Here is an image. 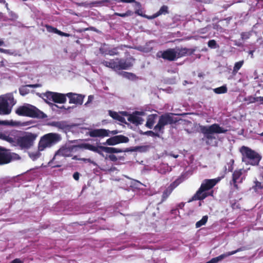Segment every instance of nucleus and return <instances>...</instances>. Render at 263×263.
Listing matches in <instances>:
<instances>
[{"mask_svg": "<svg viewBox=\"0 0 263 263\" xmlns=\"http://www.w3.org/2000/svg\"><path fill=\"white\" fill-rule=\"evenodd\" d=\"M135 59L133 57H129L126 59L115 58L109 61L103 60L101 64L106 67L110 68L114 71L126 70L133 66V62Z\"/></svg>", "mask_w": 263, "mask_h": 263, "instance_id": "1", "label": "nucleus"}, {"mask_svg": "<svg viewBox=\"0 0 263 263\" xmlns=\"http://www.w3.org/2000/svg\"><path fill=\"white\" fill-rule=\"evenodd\" d=\"M200 132L204 135V140L206 145H210L212 144L213 140L216 139L213 135L214 134H225L228 130L220 126L218 124L214 123L209 126H200Z\"/></svg>", "mask_w": 263, "mask_h": 263, "instance_id": "2", "label": "nucleus"}, {"mask_svg": "<svg viewBox=\"0 0 263 263\" xmlns=\"http://www.w3.org/2000/svg\"><path fill=\"white\" fill-rule=\"evenodd\" d=\"M242 155V161L246 164L258 165L261 159V156L257 152L251 148L242 146L239 150Z\"/></svg>", "mask_w": 263, "mask_h": 263, "instance_id": "3", "label": "nucleus"}, {"mask_svg": "<svg viewBox=\"0 0 263 263\" xmlns=\"http://www.w3.org/2000/svg\"><path fill=\"white\" fill-rule=\"evenodd\" d=\"M15 113L18 116L29 117L33 118L43 119L47 117L46 115L43 111L35 106L30 104L20 106L15 110Z\"/></svg>", "mask_w": 263, "mask_h": 263, "instance_id": "4", "label": "nucleus"}, {"mask_svg": "<svg viewBox=\"0 0 263 263\" xmlns=\"http://www.w3.org/2000/svg\"><path fill=\"white\" fill-rule=\"evenodd\" d=\"M62 140L61 135L58 133H50L42 136L38 143L39 151H43L47 148H50Z\"/></svg>", "mask_w": 263, "mask_h": 263, "instance_id": "5", "label": "nucleus"}, {"mask_svg": "<svg viewBox=\"0 0 263 263\" xmlns=\"http://www.w3.org/2000/svg\"><path fill=\"white\" fill-rule=\"evenodd\" d=\"M172 113H165L159 117L157 124L154 126V130L155 132H159L161 134L164 133L165 126L168 124L176 123L178 120L174 118Z\"/></svg>", "mask_w": 263, "mask_h": 263, "instance_id": "6", "label": "nucleus"}, {"mask_svg": "<svg viewBox=\"0 0 263 263\" xmlns=\"http://www.w3.org/2000/svg\"><path fill=\"white\" fill-rule=\"evenodd\" d=\"M37 137V135L36 134L26 133L25 135L20 137L17 139V145L21 149H28L33 146Z\"/></svg>", "mask_w": 263, "mask_h": 263, "instance_id": "7", "label": "nucleus"}, {"mask_svg": "<svg viewBox=\"0 0 263 263\" xmlns=\"http://www.w3.org/2000/svg\"><path fill=\"white\" fill-rule=\"evenodd\" d=\"M19 158L18 155L11 152L10 149L2 146L0 148V165L8 164L13 160Z\"/></svg>", "mask_w": 263, "mask_h": 263, "instance_id": "8", "label": "nucleus"}, {"mask_svg": "<svg viewBox=\"0 0 263 263\" xmlns=\"http://www.w3.org/2000/svg\"><path fill=\"white\" fill-rule=\"evenodd\" d=\"M177 53L176 49L168 48L164 50L159 51L156 57L158 58H162L168 61H175L177 60Z\"/></svg>", "mask_w": 263, "mask_h": 263, "instance_id": "9", "label": "nucleus"}, {"mask_svg": "<svg viewBox=\"0 0 263 263\" xmlns=\"http://www.w3.org/2000/svg\"><path fill=\"white\" fill-rule=\"evenodd\" d=\"M119 133L118 130L110 131L104 128L94 129L89 132V135L91 137L104 138L109 137L110 135H115Z\"/></svg>", "mask_w": 263, "mask_h": 263, "instance_id": "10", "label": "nucleus"}, {"mask_svg": "<svg viewBox=\"0 0 263 263\" xmlns=\"http://www.w3.org/2000/svg\"><path fill=\"white\" fill-rule=\"evenodd\" d=\"M129 139L127 137H126L122 135L115 136L111 137L106 140L105 142H103V145H115L118 144L127 143L129 141Z\"/></svg>", "mask_w": 263, "mask_h": 263, "instance_id": "11", "label": "nucleus"}, {"mask_svg": "<svg viewBox=\"0 0 263 263\" xmlns=\"http://www.w3.org/2000/svg\"><path fill=\"white\" fill-rule=\"evenodd\" d=\"M74 147H76V146L61 147L55 152L54 156V160L58 158V157H63L65 158V157L71 156V153Z\"/></svg>", "mask_w": 263, "mask_h": 263, "instance_id": "12", "label": "nucleus"}, {"mask_svg": "<svg viewBox=\"0 0 263 263\" xmlns=\"http://www.w3.org/2000/svg\"><path fill=\"white\" fill-rule=\"evenodd\" d=\"M180 183V180L179 178L176 179L174 182L171 183L170 185L163 191L161 201H164L170 196L173 190Z\"/></svg>", "mask_w": 263, "mask_h": 263, "instance_id": "13", "label": "nucleus"}, {"mask_svg": "<svg viewBox=\"0 0 263 263\" xmlns=\"http://www.w3.org/2000/svg\"><path fill=\"white\" fill-rule=\"evenodd\" d=\"M66 96L69 99V103L70 104H75L77 105H82L85 98L84 95L72 92L67 93Z\"/></svg>", "mask_w": 263, "mask_h": 263, "instance_id": "14", "label": "nucleus"}, {"mask_svg": "<svg viewBox=\"0 0 263 263\" xmlns=\"http://www.w3.org/2000/svg\"><path fill=\"white\" fill-rule=\"evenodd\" d=\"M242 175V169L236 170L232 174V184L234 186V187L236 190H238L239 189L238 183H241L243 181V178L241 177Z\"/></svg>", "mask_w": 263, "mask_h": 263, "instance_id": "15", "label": "nucleus"}, {"mask_svg": "<svg viewBox=\"0 0 263 263\" xmlns=\"http://www.w3.org/2000/svg\"><path fill=\"white\" fill-rule=\"evenodd\" d=\"M143 114V112H140L138 111H136L132 114H129L128 115L127 120L137 125L142 124L143 121V119L138 116V115H142Z\"/></svg>", "mask_w": 263, "mask_h": 263, "instance_id": "16", "label": "nucleus"}, {"mask_svg": "<svg viewBox=\"0 0 263 263\" xmlns=\"http://www.w3.org/2000/svg\"><path fill=\"white\" fill-rule=\"evenodd\" d=\"M220 180L219 179H205L201 183L200 187L204 192L212 189Z\"/></svg>", "mask_w": 263, "mask_h": 263, "instance_id": "17", "label": "nucleus"}, {"mask_svg": "<svg viewBox=\"0 0 263 263\" xmlns=\"http://www.w3.org/2000/svg\"><path fill=\"white\" fill-rule=\"evenodd\" d=\"M10 112L8 100L4 97H0V115H8Z\"/></svg>", "mask_w": 263, "mask_h": 263, "instance_id": "18", "label": "nucleus"}, {"mask_svg": "<svg viewBox=\"0 0 263 263\" xmlns=\"http://www.w3.org/2000/svg\"><path fill=\"white\" fill-rule=\"evenodd\" d=\"M100 149L105 153H109V154H114V153H120L122 152H128L131 151V149H129L128 148H126L125 149H122L120 148H118L116 147H107L104 146H99Z\"/></svg>", "mask_w": 263, "mask_h": 263, "instance_id": "19", "label": "nucleus"}, {"mask_svg": "<svg viewBox=\"0 0 263 263\" xmlns=\"http://www.w3.org/2000/svg\"><path fill=\"white\" fill-rule=\"evenodd\" d=\"M208 195H209L200 187L198 190L196 192V194H194L192 199H190L189 202H191L193 200H203L205 199Z\"/></svg>", "mask_w": 263, "mask_h": 263, "instance_id": "20", "label": "nucleus"}, {"mask_svg": "<svg viewBox=\"0 0 263 263\" xmlns=\"http://www.w3.org/2000/svg\"><path fill=\"white\" fill-rule=\"evenodd\" d=\"M127 46L126 45H119L116 47L113 48L111 49H108L107 50H106L105 52H102V53H104L105 54H108L111 56H114V55H119V52L118 51L119 50H123L124 47H127Z\"/></svg>", "mask_w": 263, "mask_h": 263, "instance_id": "21", "label": "nucleus"}, {"mask_svg": "<svg viewBox=\"0 0 263 263\" xmlns=\"http://www.w3.org/2000/svg\"><path fill=\"white\" fill-rule=\"evenodd\" d=\"M45 27L49 32H53L56 34H58V35H60L62 36H65V37H69L71 35L69 33H65L64 32H62L59 30H58L57 28H54L51 26H50L49 25H46Z\"/></svg>", "mask_w": 263, "mask_h": 263, "instance_id": "22", "label": "nucleus"}, {"mask_svg": "<svg viewBox=\"0 0 263 263\" xmlns=\"http://www.w3.org/2000/svg\"><path fill=\"white\" fill-rule=\"evenodd\" d=\"M51 125L61 129H67L70 127L65 121H54L52 122Z\"/></svg>", "mask_w": 263, "mask_h": 263, "instance_id": "23", "label": "nucleus"}, {"mask_svg": "<svg viewBox=\"0 0 263 263\" xmlns=\"http://www.w3.org/2000/svg\"><path fill=\"white\" fill-rule=\"evenodd\" d=\"M66 94L55 93L53 102L57 103H65L66 102Z\"/></svg>", "mask_w": 263, "mask_h": 263, "instance_id": "24", "label": "nucleus"}, {"mask_svg": "<svg viewBox=\"0 0 263 263\" xmlns=\"http://www.w3.org/2000/svg\"><path fill=\"white\" fill-rule=\"evenodd\" d=\"M169 13L168 8L166 5H163L159 9V10L156 13H154L151 17V18H155L158 16L164 14L165 15Z\"/></svg>", "mask_w": 263, "mask_h": 263, "instance_id": "25", "label": "nucleus"}, {"mask_svg": "<svg viewBox=\"0 0 263 263\" xmlns=\"http://www.w3.org/2000/svg\"><path fill=\"white\" fill-rule=\"evenodd\" d=\"M157 117L158 115L157 114H152L149 115L148 116L145 126L150 129L152 128Z\"/></svg>", "mask_w": 263, "mask_h": 263, "instance_id": "26", "label": "nucleus"}, {"mask_svg": "<svg viewBox=\"0 0 263 263\" xmlns=\"http://www.w3.org/2000/svg\"><path fill=\"white\" fill-rule=\"evenodd\" d=\"M109 116L114 119L120 121L122 123H126L125 118L120 116L118 112L111 110L109 111Z\"/></svg>", "mask_w": 263, "mask_h": 263, "instance_id": "27", "label": "nucleus"}, {"mask_svg": "<svg viewBox=\"0 0 263 263\" xmlns=\"http://www.w3.org/2000/svg\"><path fill=\"white\" fill-rule=\"evenodd\" d=\"M65 158L63 157H58L56 159L54 160V157L49 162V163L53 164V167H60L62 166L63 162L65 161Z\"/></svg>", "mask_w": 263, "mask_h": 263, "instance_id": "28", "label": "nucleus"}, {"mask_svg": "<svg viewBox=\"0 0 263 263\" xmlns=\"http://www.w3.org/2000/svg\"><path fill=\"white\" fill-rule=\"evenodd\" d=\"M177 60L187 54L189 49L186 48H177L176 49Z\"/></svg>", "mask_w": 263, "mask_h": 263, "instance_id": "29", "label": "nucleus"}, {"mask_svg": "<svg viewBox=\"0 0 263 263\" xmlns=\"http://www.w3.org/2000/svg\"><path fill=\"white\" fill-rule=\"evenodd\" d=\"M0 139L8 142L10 143H13L14 142V139L13 138L10 137L9 135H7L2 132H0Z\"/></svg>", "mask_w": 263, "mask_h": 263, "instance_id": "30", "label": "nucleus"}, {"mask_svg": "<svg viewBox=\"0 0 263 263\" xmlns=\"http://www.w3.org/2000/svg\"><path fill=\"white\" fill-rule=\"evenodd\" d=\"M142 135H147V136H151V137H160V133L159 132H153L152 130H148V131H146V132H143L142 131H141V132L140 133Z\"/></svg>", "mask_w": 263, "mask_h": 263, "instance_id": "31", "label": "nucleus"}, {"mask_svg": "<svg viewBox=\"0 0 263 263\" xmlns=\"http://www.w3.org/2000/svg\"><path fill=\"white\" fill-rule=\"evenodd\" d=\"M244 61L243 60L235 63L233 69V74H236L238 70L241 68L243 64Z\"/></svg>", "mask_w": 263, "mask_h": 263, "instance_id": "32", "label": "nucleus"}, {"mask_svg": "<svg viewBox=\"0 0 263 263\" xmlns=\"http://www.w3.org/2000/svg\"><path fill=\"white\" fill-rule=\"evenodd\" d=\"M208 219V217L207 215L203 216L201 220L197 221L196 223V227L197 228H200V227L205 224Z\"/></svg>", "mask_w": 263, "mask_h": 263, "instance_id": "33", "label": "nucleus"}, {"mask_svg": "<svg viewBox=\"0 0 263 263\" xmlns=\"http://www.w3.org/2000/svg\"><path fill=\"white\" fill-rule=\"evenodd\" d=\"M29 86H27V85L25 86H22L19 88V92L21 95L24 96L27 94L29 93L30 92V90L28 88Z\"/></svg>", "mask_w": 263, "mask_h": 263, "instance_id": "34", "label": "nucleus"}, {"mask_svg": "<svg viewBox=\"0 0 263 263\" xmlns=\"http://www.w3.org/2000/svg\"><path fill=\"white\" fill-rule=\"evenodd\" d=\"M41 151H39L37 149V151L35 152H32L29 153V156L30 158L33 161L36 160L39 158H40L41 156Z\"/></svg>", "mask_w": 263, "mask_h": 263, "instance_id": "35", "label": "nucleus"}, {"mask_svg": "<svg viewBox=\"0 0 263 263\" xmlns=\"http://www.w3.org/2000/svg\"><path fill=\"white\" fill-rule=\"evenodd\" d=\"M254 183L255 185L253 186L252 188L254 191L263 189V182L261 183L255 179Z\"/></svg>", "mask_w": 263, "mask_h": 263, "instance_id": "36", "label": "nucleus"}, {"mask_svg": "<svg viewBox=\"0 0 263 263\" xmlns=\"http://www.w3.org/2000/svg\"><path fill=\"white\" fill-rule=\"evenodd\" d=\"M122 75L124 78L132 80L136 79L137 78L136 74L134 73L126 71L123 72Z\"/></svg>", "mask_w": 263, "mask_h": 263, "instance_id": "37", "label": "nucleus"}, {"mask_svg": "<svg viewBox=\"0 0 263 263\" xmlns=\"http://www.w3.org/2000/svg\"><path fill=\"white\" fill-rule=\"evenodd\" d=\"M214 91L217 94L224 93L227 92V88L226 86H222L214 89Z\"/></svg>", "mask_w": 263, "mask_h": 263, "instance_id": "38", "label": "nucleus"}, {"mask_svg": "<svg viewBox=\"0 0 263 263\" xmlns=\"http://www.w3.org/2000/svg\"><path fill=\"white\" fill-rule=\"evenodd\" d=\"M55 93L56 92L47 91L44 94V96L47 99L53 101Z\"/></svg>", "mask_w": 263, "mask_h": 263, "instance_id": "39", "label": "nucleus"}, {"mask_svg": "<svg viewBox=\"0 0 263 263\" xmlns=\"http://www.w3.org/2000/svg\"><path fill=\"white\" fill-rule=\"evenodd\" d=\"M208 45L209 47L212 49H215L219 47V45L217 44L216 41L214 40H210L208 43Z\"/></svg>", "mask_w": 263, "mask_h": 263, "instance_id": "40", "label": "nucleus"}, {"mask_svg": "<svg viewBox=\"0 0 263 263\" xmlns=\"http://www.w3.org/2000/svg\"><path fill=\"white\" fill-rule=\"evenodd\" d=\"M251 33L250 32H243L241 33V38L243 40H246L250 38Z\"/></svg>", "mask_w": 263, "mask_h": 263, "instance_id": "41", "label": "nucleus"}, {"mask_svg": "<svg viewBox=\"0 0 263 263\" xmlns=\"http://www.w3.org/2000/svg\"><path fill=\"white\" fill-rule=\"evenodd\" d=\"M91 145V144L89 143H82L76 146V147H79L82 148L90 150Z\"/></svg>", "mask_w": 263, "mask_h": 263, "instance_id": "42", "label": "nucleus"}, {"mask_svg": "<svg viewBox=\"0 0 263 263\" xmlns=\"http://www.w3.org/2000/svg\"><path fill=\"white\" fill-rule=\"evenodd\" d=\"M99 149H100L99 147V146L98 147H97V146H95L91 144V145L90 146V149L89 151L97 153L98 154H101V152L99 151Z\"/></svg>", "mask_w": 263, "mask_h": 263, "instance_id": "43", "label": "nucleus"}, {"mask_svg": "<svg viewBox=\"0 0 263 263\" xmlns=\"http://www.w3.org/2000/svg\"><path fill=\"white\" fill-rule=\"evenodd\" d=\"M108 158L111 161L115 162L117 160V158L116 156L114 154H111L108 156Z\"/></svg>", "mask_w": 263, "mask_h": 263, "instance_id": "44", "label": "nucleus"}, {"mask_svg": "<svg viewBox=\"0 0 263 263\" xmlns=\"http://www.w3.org/2000/svg\"><path fill=\"white\" fill-rule=\"evenodd\" d=\"M93 98H94L93 96H92V95L89 96L88 97V100H87V102L85 104V105L87 106L88 104L91 103L92 101Z\"/></svg>", "mask_w": 263, "mask_h": 263, "instance_id": "45", "label": "nucleus"}, {"mask_svg": "<svg viewBox=\"0 0 263 263\" xmlns=\"http://www.w3.org/2000/svg\"><path fill=\"white\" fill-rule=\"evenodd\" d=\"M80 160L83 161L85 162H88L90 163H93V161L90 158H81Z\"/></svg>", "mask_w": 263, "mask_h": 263, "instance_id": "46", "label": "nucleus"}, {"mask_svg": "<svg viewBox=\"0 0 263 263\" xmlns=\"http://www.w3.org/2000/svg\"><path fill=\"white\" fill-rule=\"evenodd\" d=\"M79 177H80V173L79 172H76L74 173V174H73V178L76 180H78L79 179Z\"/></svg>", "mask_w": 263, "mask_h": 263, "instance_id": "47", "label": "nucleus"}, {"mask_svg": "<svg viewBox=\"0 0 263 263\" xmlns=\"http://www.w3.org/2000/svg\"><path fill=\"white\" fill-rule=\"evenodd\" d=\"M27 86H29L30 88H37L41 87V85L40 84H29L27 85Z\"/></svg>", "mask_w": 263, "mask_h": 263, "instance_id": "48", "label": "nucleus"}, {"mask_svg": "<svg viewBox=\"0 0 263 263\" xmlns=\"http://www.w3.org/2000/svg\"><path fill=\"white\" fill-rule=\"evenodd\" d=\"M253 99L254 100L253 102H254L255 101H259L261 104H263V97H259L256 98H254Z\"/></svg>", "mask_w": 263, "mask_h": 263, "instance_id": "49", "label": "nucleus"}, {"mask_svg": "<svg viewBox=\"0 0 263 263\" xmlns=\"http://www.w3.org/2000/svg\"><path fill=\"white\" fill-rule=\"evenodd\" d=\"M114 15H116V16L122 17H126L125 13H118V12H115L114 13Z\"/></svg>", "mask_w": 263, "mask_h": 263, "instance_id": "50", "label": "nucleus"}, {"mask_svg": "<svg viewBox=\"0 0 263 263\" xmlns=\"http://www.w3.org/2000/svg\"><path fill=\"white\" fill-rule=\"evenodd\" d=\"M119 2L126 3H131L135 2V0H118Z\"/></svg>", "mask_w": 263, "mask_h": 263, "instance_id": "51", "label": "nucleus"}, {"mask_svg": "<svg viewBox=\"0 0 263 263\" xmlns=\"http://www.w3.org/2000/svg\"><path fill=\"white\" fill-rule=\"evenodd\" d=\"M10 263H23V262L18 258H16L10 262Z\"/></svg>", "mask_w": 263, "mask_h": 263, "instance_id": "52", "label": "nucleus"}, {"mask_svg": "<svg viewBox=\"0 0 263 263\" xmlns=\"http://www.w3.org/2000/svg\"><path fill=\"white\" fill-rule=\"evenodd\" d=\"M125 14L126 16H128L132 15L133 14V12L131 10H128L125 12Z\"/></svg>", "mask_w": 263, "mask_h": 263, "instance_id": "53", "label": "nucleus"}, {"mask_svg": "<svg viewBox=\"0 0 263 263\" xmlns=\"http://www.w3.org/2000/svg\"><path fill=\"white\" fill-rule=\"evenodd\" d=\"M231 161L232 162V164H231V165L229 167L228 170H229V171L232 172L233 170V164L234 161L233 160H231Z\"/></svg>", "mask_w": 263, "mask_h": 263, "instance_id": "54", "label": "nucleus"}, {"mask_svg": "<svg viewBox=\"0 0 263 263\" xmlns=\"http://www.w3.org/2000/svg\"><path fill=\"white\" fill-rule=\"evenodd\" d=\"M135 13L137 14L138 15L143 16L142 13V11L141 10H137L135 11Z\"/></svg>", "mask_w": 263, "mask_h": 263, "instance_id": "55", "label": "nucleus"}, {"mask_svg": "<svg viewBox=\"0 0 263 263\" xmlns=\"http://www.w3.org/2000/svg\"><path fill=\"white\" fill-rule=\"evenodd\" d=\"M254 52V50H250L249 51V54L251 55V58H254V55H253V53Z\"/></svg>", "mask_w": 263, "mask_h": 263, "instance_id": "56", "label": "nucleus"}, {"mask_svg": "<svg viewBox=\"0 0 263 263\" xmlns=\"http://www.w3.org/2000/svg\"><path fill=\"white\" fill-rule=\"evenodd\" d=\"M53 105H54L55 107H58V108H60V109H66V108L64 106H62L61 107H59L58 105H56V104H53Z\"/></svg>", "mask_w": 263, "mask_h": 263, "instance_id": "57", "label": "nucleus"}, {"mask_svg": "<svg viewBox=\"0 0 263 263\" xmlns=\"http://www.w3.org/2000/svg\"><path fill=\"white\" fill-rule=\"evenodd\" d=\"M80 159H81V158H78V157H77V156H73V157H72V159H73V160H80Z\"/></svg>", "mask_w": 263, "mask_h": 263, "instance_id": "58", "label": "nucleus"}, {"mask_svg": "<svg viewBox=\"0 0 263 263\" xmlns=\"http://www.w3.org/2000/svg\"><path fill=\"white\" fill-rule=\"evenodd\" d=\"M170 155L175 158H177L178 157V155L170 154Z\"/></svg>", "mask_w": 263, "mask_h": 263, "instance_id": "59", "label": "nucleus"}, {"mask_svg": "<svg viewBox=\"0 0 263 263\" xmlns=\"http://www.w3.org/2000/svg\"><path fill=\"white\" fill-rule=\"evenodd\" d=\"M6 50L0 48V52L5 53Z\"/></svg>", "mask_w": 263, "mask_h": 263, "instance_id": "60", "label": "nucleus"}, {"mask_svg": "<svg viewBox=\"0 0 263 263\" xmlns=\"http://www.w3.org/2000/svg\"><path fill=\"white\" fill-rule=\"evenodd\" d=\"M4 45V42L2 40H0V46Z\"/></svg>", "mask_w": 263, "mask_h": 263, "instance_id": "61", "label": "nucleus"}, {"mask_svg": "<svg viewBox=\"0 0 263 263\" xmlns=\"http://www.w3.org/2000/svg\"><path fill=\"white\" fill-rule=\"evenodd\" d=\"M184 204L183 203H181L179 204V206L181 208L182 207H183L184 206Z\"/></svg>", "mask_w": 263, "mask_h": 263, "instance_id": "62", "label": "nucleus"}, {"mask_svg": "<svg viewBox=\"0 0 263 263\" xmlns=\"http://www.w3.org/2000/svg\"><path fill=\"white\" fill-rule=\"evenodd\" d=\"M260 176L263 179V172L261 173L260 174Z\"/></svg>", "mask_w": 263, "mask_h": 263, "instance_id": "63", "label": "nucleus"}, {"mask_svg": "<svg viewBox=\"0 0 263 263\" xmlns=\"http://www.w3.org/2000/svg\"><path fill=\"white\" fill-rule=\"evenodd\" d=\"M260 135L263 136V132L260 134Z\"/></svg>", "mask_w": 263, "mask_h": 263, "instance_id": "64", "label": "nucleus"}]
</instances>
